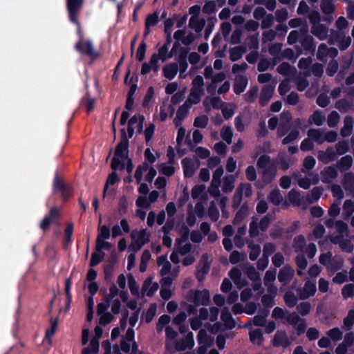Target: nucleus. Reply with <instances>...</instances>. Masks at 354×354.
Returning <instances> with one entry per match:
<instances>
[{
	"label": "nucleus",
	"instance_id": "f257e3e1",
	"mask_svg": "<svg viewBox=\"0 0 354 354\" xmlns=\"http://www.w3.org/2000/svg\"><path fill=\"white\" fill-rule=\"evenodd\" d=\"M84 0H66V7L70 21L77 26L79 41L75 45V49L82 55L88 56L93 61L97 59L100 53L93 49L91 40L84 41L78 17L84 7Z\"/></svg>",
	"mask_w": 354,
	"mask_h": 354
},
{
	"label": "nucleus",
	"instance_id": "f03ea898",
	"mask_svg": "<svg viewBox=\"0 0 354 354\" xmlns=\"http://www.w3.org/2000/svg\"><path fill=\"white\" fill-rule=\"evenodd\" d=\"M187 300L192 304L188 306L187 310H197L196 308L203 306L199 310H220L217 307L212 306L209 309L205 306H209L210 304V293L207 289L203 290H190L187 295ZM222 310H229L228 308L224 307Z\"/></svg>",
	"mask_w": 354,
	"mask_h": 354
},
{
	"label": "nucleus",
	"instance_id": "7ed1b4c3",
	"mask_svg": "<svg viewBox=\"0 0 354 354\" xmlns=\"http://www.w3.org/2000/svg\"><path fill=\"white\" fill-rule=\"evenodd\" d=\"M258 169H263L262 180L266 185L271 183L277 174V160L266 154L261 155L257 162Z\"/></svg>",
	"mask_w": 354,
	"mask_h": 354
},
{
	"label": "nucleus",
	"instance_id": "20e7f679",
	"mask_svg": "<svg viewBox=\"0 0 354 354\" xmlns=\"http://www.w3.org/2000/svg\"><path fill=\"white\" fill-rule=\"evenodd\" d=\"M72 187L66 183L60 176L58 171L55 174L53 181L52 193L53 195H59L63 203H66L73 195Z\"/></svg>",
	"mask_w": 354,
	"mask_h": 354
},
{
	"label": "nucleus",
	"instance_id": "39448f33",
	"mask_svg": "<svg viewBox=\"0 0 354 354\" xmlns=\"http://www.w3.org/2000/svg\"><path fill=\"white\" fill-rule=\"evenodd\" d=\"M319 261L320 264L326 267L327 271L330 274H334L339 270L344 265L342 257L337 254L333 256L330 251L321 254Z\"/></svg>",
	"mask_w": 354,
	"mask_h": 354
},
{
	"label": "nucleus",
	"instance_id": "423d86ee",
	"mask_svg": "<svg viewBox=\"0 0 354 354\" xmlns=\"http://www.w3.org/2000/svg\"><path fill=\"white\" fill-rule=\"evenodd\" d=\"M120 348L127 354H138V345L134 341V331L132 328H129L127 330L124 337L121 340Z\"/></svg>",
	"mask_w": 354,
	"mask_h": 354
},
{
	"label": "nucleus",
	"instance_id": "0eeeda50",
	"mask_svg": "<svg viewBox=\"0 0 354 354\" xmlns=\"http://www.w3.org/2000/svg\"><path fill=\"white\" fill-rule=\"evenodd\" d=\"M194 346V335L192 333H189L183 339L178 340L176 342L175 347L173 349L170 342H166V348L171 353L174 351H183L187 348L192 349Z\"/></svg>",
	"mask_w": 354,
	"mask_h": 354
},
{
	"label": "nucleus",
	"instance_id": "6e6552de",
	"mask_svg": "<svg viewBox=\"0 0 354 354\" xmlns=\"http://www.w3.org/2000/svg\"><path fill=\"white\" fill-rule=\"evenodd\" d=\"M129 142L127 138L125 129L120 130V141L116 145L114 155L121 159H127L129 153Z\"/></svg>",
	"mask_w": 354,
	"mask_h": 354
},
{
	"label": "nucleus",
	"instance_id": "1a4fd4ad",
	"mask_svg": "<svg viewBox=\"0 0 354 354\" xmlns=\"http://www.w3.org/2000/svg\"><path fill=\"white\" fill-rule=\"evenodd\" d=\"M272 317L284 319L288 324L297 326L299 328L305 327L304 321L295 312L286 315L285 311H273Z\"/></svg>",
	"mask_w": 354,
	"mask_h": 354
},
{
	"label": "nucleus",
	"instance_id": "9d476101",
	"mask_svg": "<svg viewBox=\"0 0 354 354\" xmlns=\"http://www.w3.org/2000/svg\"><path fill=\"white\" fill-rule=\"evenodd\" d=\"M62 207L53 206L50 208L48 214L46 216V231L51 225L59 227L62 219Z\"/></svg>",
	"mask_w": 354,
	"mask_h": 354
},
{
	"label": "nucleus",
	"instance_id": "9b49d317",
	"mask_svg": "<svg viewBox=\"0 0 354 354\" xmlns=\"http://www.w3.org/2000/svg\"><path fill=\"white\" fill-rule=\"evenodd\" d=\"M337 153L333 147H328L326 151H319L318 152L317 158L319 161L324 164H328L333 162L337 159Z\"/></svg>",
	"mask_w": 354,
	"mask_h": 354
},
{
	"label": "nucleus",
	"instance_id": "f8f14e48",
	"mask_svg": "<svg viewBox=\"0 0 354 354\" xmlns=\"http://www.w3.org/2000/svg\"><path fill=\"white\" fill-rule=\"evenodd\" d=\"M274 91V87L270 84L263 87L259 100V104L261 106H266L268 104L273 95Z\"/></svg>",
	"mask_w": 354,
	"mask_h": 354
},
{
	"label": "nucleus",
	"instance_id": "ddd939ff",
	"mask_svg": "<svg viewBox=\"0 0 354 354\" xmlns=\"http://www.w3.org/2000/svg\"><path fill=\"white\" fill-rule=\"evenodd\" d=\"M294 276V270L289 266H284L280 269L278 274V280L283 286L288 285Z\"/></svg>",
	"mask_w": 354,
	"mask_h": 354
},
{
	"label": "nucleus",
	"instance_id": "4468645a",
	"mask_svg": "<svg viewBox=\"0 0 354 354\" xmlns=\"http://www.w3.org/2000/svg\"><path fill=\"white\" fill-rule=\"evenodd\" d=\"M139 319V311H124V315L120 322V327L122 329L126 328L127 319H129V322L131 327L136 326Z\"/></svg>",
	"mask_w": 354,
	"mask_h": 354
},
{
	"label": "nucleus",
	"instance_id": "2eb2a0df",
	"mask_svg": "<svg viewBox=\"0 0 354 354\" xmlns=\"http://www.w3.org/2000/svg\"><path fill=\"white\" fill-rule=\"evenodd\" d=\"M248 83V80L246 76L243 75H237L235 77L234 84L233 86L234 92L236 95H240L244 92Z\"/></svg>",
	"mask_w": 354,
	"mask_h": 354
},
{
	"label": "nucleus",
	"instance_id": "dca6fc26",
	"mask_svg": "<svg viewBox=\"0 0 354 354\" xmlns=\"http://www.w3.org/2000/svg\"><path fill=\"white\" fill-rule=\"evenodd\" d=\"M299 42L303 49L306 53H315L316 46L314 41V39L311 35H306L305 36H301L299 39Z\"/></svg>",
	"mask_w": 354,
	"mask_h": 354
},
{
	"label": "nucleus",
	"instance_id": "f3484780",
	"mask_svg": "<svg viewBox=\"0 0 354 354\" xmlns=\"http://www.w3.org/2000/svg\"><path fill=\"white\" fill-rule=\"evenodd\" d=\"M189 108L190 105L187 104V102L179 106L176 112V118L174 120V123L176 127L181 125L182 122L189 113Z\"/></svg>",
	"mask_w": 354,
	"mask_h": 354
},
{
	"label": "nucleus",
	"instance_id": "a211bd4d",
	"mask_svg": "<svg viewBox=\"0 0 354 354\" xmlns=\"http://www.w3.org/2000/svg\"><path fill=\"white\" fill-rule=\"evenodd\" d=\"M337 168V167H336V165L324 168V169L322 171L323 183H330L332 180L335 179L337 177L338 171Z\"/></svg>",
	"mask_w": 354,
	"mask_h": 354
},
{
	"label": "nucleus",
	"instance_id": "6ab92c4d",
	"mask_svg": "<svg viewBox=\"0 0 354 354\" xmlns=\"http://www.w3.org/2000/svg\"><path fill=\"white\" fill-rule=\"evenodd\" d=\"M182 166L183 168V172L184 176L185 178H190L192 177V176L195 173V164L193 160L190 158H185L183 159L182 162Z\"/></svg>",
	"mask_w": 354,
	"mask_h": 354
},
{
	"label": "nucleus",
	"instance_id": "aec40b11",
	"mask_svg": "<svg viewBox=\"0 0 354 354\" xmlns=\"http://www.w3.org/2000/svg\"><path fill=\"white\" fill-rule=\"evenodd\" d=\"M311 32L319 40L322 41L326 39L328 32V28L322 24H319L311 27Z\"/></svg>",
	"mask_w": 354,
	"mask_h": 354
},
{
	"label": "nucleus",
	"instance_id": "412c9836",
	"mask_svg": "<svg viewBox=\"0 0 354 354\" xmlns=\"http://www.w3.org/2000/svg\"><path fill=\"white\" fill-rule=\"evenodd\" d=\"M178 71V65L176 62L166 64L162 68L163 75L169 80H173Z\"/></svg>",
	"mask_w": 354,
	"mask_h": 354
},
{
	"label": "nucleus",
	"instance_id": "4be33fe9",
	"mask_svg": "<svg viewBox=\"0 0 354 354\" xmlns=\"http://www.w3.org/2000/svg\"><path fill=\"white\" fill-rule=\"evenodd\" d=\"M354 120L351 116H346L344 120V127L340 130L342 137H348L351 135L353 129Z\"/></svg>",
	"mask_w": 354,
	"mask_h": 354
},
{
	"label": "nucleus",
	"instance_id": "5701e85b",
	"mask_svg": "<svg viewBox=\"0 0 354 354\" xmlns=\"http://www.w3.org/2000/svg\"><path fill=\"white\" fill-rule=\"evenodd\" d=\"M223 169L221 167L217 168L214 172H213V178L212 185H213L214 183H217L216 185V189L210 192V194L214 196H218L220 195V192L218 190V186L221 184V177L223 175Z\"/></svg>",
	"mask_w": 354,
	"mask_h": 354
},
{
	"label": "nucleus",
	"instance_id": "b1692460",
	"mask_svg": "<svg viewBox=\"0 0 354 354\" xmlns=\"http://www.w3.org/2000/svg\"><path fill=\"white\" fill-rule=\"evenodd\" d=\"M324 188L321 186L313 187L306 196V200L310 204L316 203L321 197Z\"/></svg>",
	"mask_w": 354,
	"mask_h": 354
},
{
	"label": "nucleus",
	"instance_id": "393cba45",
	"mask_svg": "<svg viewBox=\"0 0 354 354\" xmlns=\"http://www.w3.org/2000/svg\"><path fill=\"white\" fill-rule=\"evenodd\" d=\"M353 158L350 155H346L340 158L336 163V167L340 171L348 170L353 165Z\"/></svg>",
	"mask_w": 354,
	"mask_h": 354
},
{
	"label": "nucleus",
	"instance_id": "a878e982",
	"mask_svg": "<svg viewBox=\"0 0 354 354\" xmlns=\"http://www.w3.org/2000/svg\"><path fill=\"white\" fill-rule=\"evenodd\" d=\"M205 20L199 17H191L189 21V26L194 29L197 33H200L204 28Z\"/></svg>",
	"mask_w": 354,
	"mask_h": 354
},
{
	"label": "nucleus",
	"instance_id": "bb28decb",
	"mask_svg": "<svg viewBox=\"0 0 354 354\" xmlns=\"http://www.w3.org/2000/svg\"><path fill=\"white\" fill-rule=\"evenodd\" d=\"M178 234H180V237L176 239V247H179L180 245L188 240L190 232L188 227L183 223L178 230Z\"/></svg>",
	"mask_w": 354,
	"mask_h": 354
},
{
	"label": "nucleus",
	"instance_id": "cd10ccee",
	"mask_svg": "<svg viewBox=\"0 0 354 354\" xmlns=\"http://www.w3.org/2000/svg\"><path fill=\"white\" fill-rule=\"evenodd\" d=\"M246 48L243 46H238L230 49V59L232 62L240 59L245 53Z\"/></svg>",
	"mask_w": 354,
	"mask_h": 354
},
{
	"label": "nucleus",
	"instance_id": "c85d7f7f",
	"mask_svg": "<svg viewBox=\"0 0 354 354\" xmlns=\"http://www.w3.org/2000/svg\"><path fill=\"white\" fill-rule=\"evenodd\" d=\"M289 341L286 333L283 331H278L274 337L273 344L275 346L286 347L289 345Z\"/></svg>",
	"mask_w": 354,
	"mask_h": 354
},
{
	"label": "nucleus",
	"instance_id": "c756f323",
	"mask_svg": "<svg viewBox=\"0 0 354 354\" xmlns=\"http://www.w3.org/2000/svg\"><path fill=\"white\" fill-rule=\"evenodd\" d=\"M313 59L310 57H302L299 60L298 68L299 69L306 70L304 75L309 77L310 75V67L312 66Z\"/></svg>",
	"mask_w": 354,
	"mask_h": 354
},
{
	"label": "nucleus",
	"instance_id": "7c9ffc66",
	"mask_svg": "<svg viewBox=\"0 0 354 354\" xmlns=\"http://www.w3.org/2000/svg\"><path fill=\"white\" fill-rule=\"evenodd\" d=\"M197 339L198 343L200 345H205L206 346H211L214 342L213 338L207 335V332L204 329L199 330Z\"/></svg>",
	"mask_w": 354,
	"mask_h": 354
},
{
	"label": "nucleus",
	"instance_id": "2f4dec72",
	"mask_svg": "<svg viewBox=\"0 0 354 354\" xmlns=\"http://www.w3.org/2000/svg\"><path fill=\"white\" fill-rule=\"evenodd\" d=\"M308 136L313 142L322 144L324 142V138L322 131L319 129H310L308 131Z\"/></svg>",
	"mask_w": 354,
	"mask_h": 354
},
{
	"label": "nucleus",
	"instance_id": "473e14b6",
	"mask_svg": "<svg viewBox=\"0 0 354 354\" xmlns=\"http://www.w3.org/2000/svg\"><path fill=\"white\" fill-rule=\"evenodd\" d=\"M99 324L106 326L109 324L113 319V314L109 311H97Z\"/></svg>",
	"mask_w": 354,
	"mask_h": 354
},
{
	"label": "nucleus",
	"instance_id": "72a5a7b5",
	"mask_svg": "<svg viewBox=\"0 0 354 354\" xmlns=\"http://www.w3.org/2000/svg\"><path fill=\"white\" fill-rule=\"evenodd\" d=\"M342 184L346 190L354 194V176L352 173H346L344 175Z\"/></svg>",
	"mask_w": 354,
	"mask_h": 354
},
{
	"label": "nucleus",
	"instance_id": "f704fd0d",
	"mask_svg": "<svg viewBox=\"0 0 354 354\" xmlns=\"http://www.w3.org/2000/svg\"><path fill=\"white\" fill-rule=\"evenodd\" d=\"M320 7L322 12L326 15H330L335 10L333 0H322Z\"/></svg>",
	"mask_w": 354,
	"mask_h": 354
},
{
	"label": "nucleus",
	"instance_id": "c9c22d12",
	"mask_svg": "<svg viewBox=\"0 0 354 354\" xmlns=\"http://www.w3.org/2000/svg\"><path fill=\"white\" fill-rule=\"evenodd\" d=\"M268 199L274 205L278 206L282 202L283 196L278 189H274L270 192Z\"/></svg>",
	"mask_w": 354,
	"mask_h": 354
},
{
	"label": "nucleus",
	"instance_id": "e433bc0d",
	"mask_svg": "<svg viewBox=\"0 0 354 354\" xmlns=\"http://www.w3.org/2000/svg\"><path fill=\"white\" fill-rule=\"evenodd\" d=\"M234 188V178L232 175L225 176L223 179L222 190L225 193L232 192Z\"/></svg>",
	"mask_w": 354,
	"mask_h": 354
},
{
	"label": "nucleus",
	"instance_id": "4c0bfd02",
	"mask_svg": "<svg viewBox=\"0 0 354 354\" xmlns=\"http://www.w3.org/2000/svg\"><path fill=\"white\" fill-rule=\"evenodd\" d=\"M248 247L250 250L249 253L250 259L252 261H256L261 251L260 245L250 242L248 243Z\"/></svg>",
	"mask_w": 354,
	"mask_h": 354
},
{
	"label": "nucleus",
	"instance_id": "58836bf2",
	"mask_svg": "<svg viewBox=\"0 0 354 354\" xmlns=\"http://www.w3.org/2000/svg\"><path fill=\"white\" fill-rule=\"evenodd\" d=\"M295 68L292 66L289 63L283 62L281 63L277 68V72L283 76L290 75Z\"/></svg>",
	"mask_w": 354,
	"mask_h": 354
},
{
	"label": "nucleus",
	"instance_id": "ea45409f",
	"mask_svg": "<svg viewBox=\"0 0 354 354\" xmlns=\"http://www.w3.org/2000/svg\"><path fill=\"white\" fill-rule=\"evenodd\" d=\"M337 41L338 43V47L340 50L344 51L346 50L351 44V38L348 36L346 37L344 35L337 36Z\"/></svg>",
	"mask_w": 354,
	"mask_h": 354
},
{
	"label": "nucleus",
	"instance_id": "a19ab883",
	"mask_svg": "<svg viewBox=\"0 0 354 354\" xmlns=\"http://www.w3.org/2000/svg\"><path fill=\"white\" fill-rule=\"evenodd\" d=\"M210 269V263L207 261L204 262L201 268L197 270L196 273V277L200 282L203 281L206 274L209 272Z\"/></svg>",
	"mask_w": 354,
	"mask_h": 354
},
{
	"label": "nucleus",
	"instance_id": "79ce46f5",
	"mask_svg": "<svg viewBox=\"0 0 354 354\" xmlns=\"http://www.w3.org/2000/svg\"><path fill=\"white\" fill-rule=\"evenodd\" d=\"M221 317L225 328L228 329H232L235 326V322L232 319L231 314L228 311H222Z\"/></svg>",
	"mask_w": 354,
	"mask_h": 354
},
{
	"label": "nucleus",
	"instance_id": "37998d69",
	"mask_svg": "<svg viewBox=\"0 0 354 354\" xmlns=\"http://www.w3.org/2000/svg\"><path fill=\"white\" fill-rule=\"evenodd\" d=\"M325 120L324 115H323L319 110L315 111L309 117L308 122L310 124H315L317 126L322 125Z\"/></svg>",
	"mask_w": 354,
	"mask_h": 354
},
{
	"label": "nucleus",
	"instance_id": "c03bdc74",
	"mask_svg": "<svg viewBox=\"0 0 354 354\" xmlns=\"http://www.w3.org/2000/svg\"><path fill=\"white\" fill-rule=\"evenodd\" d=\"M120 181V178L118 177L117 173L115 171H113L111 173L106 179L104 190H103V197L104 198L106 196V194L108 189V187L109 185H113L117 182Z\"/></svg>",
	"mask_w": 354,
	"mask_h": 354
},
{
	"label": "nucleus",
	"instance_id": "a18cd8bd",
	"mask_svg": "<svg viewBox=\"0 0 354 354\" xmlns=\"http://www.w3.org/2000/svg\"><path fill=\"white\" fill-rule=\"evenodd\" d=\"M351 106L352 102L344 98L337 100L335 105V107L342 113L348 111Z\"/></svg>",
	"mask_w": 354,
	"mask_h": 354
},
{
	"label": "nucleus",
	"instance_id": "49530a36",
	"mask_svg": "<svg viewBox=\"0 0 354 354\" xmlns=\"http://www.w3.org/2000/svg\"><path fill=\"white\" fill-rule=\"evenodd\" d=\"M306 245V239L304 235H298L294 238L292 247L295 252L302 251Z\"/></svg>",
	"mask_w": 354,
	"mask_h": 354
},
{
	"label": "nucleus",
	"instance_id": "de8ad7c7",
	"mask_svg": "<svg viewBox=\"0 0 354 354\" xmlns=\"http://www.w3.org/2000/svg\"><path fill=\"white\" fill-rule=\"evenodd\" d=\"M218 311H200V319L202 322H206L209 320L213 322L217 319Z\"/></svg>",
	"mask_w": 354,
	"mask_h": 354
},
{
	"label": "nucleus",
	"instance_id": "09e8293b",
	"mask_svg": "<svg viewBox=\"0 0 354 354\" xmlns=\"http://www.w3.org/2000/svg\"><path fill=\"white\" fill-rule=\"evenodd\" d=\"M349 143L347 140H345L339 141L335 145V153H337V156L345 154L349 151Z\"/></svg>",
	"mask_w": 354,
	"mask_h": 354
},
{
	"label": "nucleus",
	"instance_id": "8fccbe9b",
	"mask_svg": "<svg viewBox=\"0 0 354 354\" xmlns=\"http://www.w3.org/2000/svg\"><path fill=\"white\" fill-rule=\"evenodd\" d=\"M295 263L299 269V270H297V274L301 276L302 274V270H305L307 267V259L304 254H299L295 258Z\"/></svg>",
	"mask_w": 354,
	"mask_h": 354
},
{
	"label": "nucleus",
	"instance_id": "3c124183",
	"mask_svg": "<svg viewBox=\"0 0 354 354\" xmlns=\"http://www.w3.org/2000/svg\"><path fill=\"white\" fill-rule=\"evenodd\" d=\"M221 136L228 145L232 143L233 132L232 128L228 126H224L221 131Z\"/></svg>",
	"mask_w": 354,
	"mask_h": 354
},
{
	"label": "nucleus",
	"instance_id": "603ef678",
	"mask_svg": "<svg viewBox=\"0 0 354 354\" xmlns=\"http://www.w3.org/2000/svg\"><path fill=\"white\" fill-rule=\"evenodd\" d=\"M284 301L288 307L292 308L297 303V297L292 291H287L283 297Z\"/></svg>",
	"mask_w": 354,
	"mask_h": 354
},
{
	"label": "nucleus",
	"instance_id": "864d4df0",
	"mask_svg": "<svg viewBox=\"0 0 354 354\" xmlns=\"http://www.w3.org/2000/svg\"><path fill=\"white\" fill-rule=\"evenodd\" d=\"M250 339L252 344L260 345L263 341V335L261 330L256 329L250 330Z\"/></svg>",
	"mask_w": 354,
	"mask_h": 354
},
{
	"label": "nucleus",
	"instance_id": "5fc2aeb1",
	"mask_svg": "<svg viewBox=\"0 0 354 354\" xmlns=\"http://www.w3.org/2000/svg\"><path fill=\"white\" fill-rule=\"evenodd\" d=\"M259 225L257 222V218L254 216L252 218L250 223L249 235L252 239L256 238L259 234Z\"/></svg>",
	"mask_w": 354,
	"mask_h": 354
},
{
	"label": "nucleus",
	"instance_id": "6e6d98bb",
	"mask_svg": "<svg viewBox=\"0 0 354 354\" xmlns=\"http://www.w3.org/2000/svg\"><path fill=\"white\" fill-rule=\"evenodd\" d=\"M289 201L295 206H299L301 205V195L300 193L295 189H291L288 195Z\"/></svg>",
	"mask_w": 354,
	"mask_h": 354
},
{
	"label": "nucleus",
	"instance_id": "4d7b16f0",
	"mask_svg": "<svg viewBox=\"0 0 354 354\" xmlns=\"http://www.w3.org/2000/svg\"><path fill=\"white\" fill-rule=\"evenodd\" d=\"M339 115L337 111H331L327 118V124L328 127L330 128L335 127L339 122Z\"/></svg>",
	"mask_w": 354,
	"mask_h": 354
},
{
	"label": "nucleus",
	"instance_id": "13d9d810",
	"mask_svg": "<svg viewBox=\"0 0 354 354\" xmlns=\"http://www.w3.org/2000/svg\"><path fill=\"white\" fill-rule=\"evenodd\" d=\"M259 88L257 86L251 87L245 95V100L248 103H254L258 95Z\"/></svg>",
	"mask_w": 354,
	"mask_h": 354
},
{
	"label": "nucleus",
	"instance_id": "bf43d9fd",
	"mask_svg": "<svg viewBox=\"0 0 354 354\" xmlns=\"http://www.w3.org/2000/svg\"><path fill=\"white\" fill-rule=\"evenodd\" d=\"M243 199V192L240 188H237L232 198V207L236 209L239 207Z\"/></svg>",
	"mask_w": 354,
	"mask_h": 354
},
{
	"label": "nucleus",
	"instance_id": "052dcab7",
	"mask_svg": "<svg viewBox=\"0 0 354 354\" xmlns=\"http://www.w3.org/2000/svg\"><path fill=\"white\" fill-rule=\"evenodd\" d=\"M339 68V64L337 60L332 59L329 62L327 65L326 73L328 76L333 77L337 72Z\"/></svg>",
	"mask_w": 354,
	"mask_h": 354
},
{
	"label": "nucleus",
	"instance_id": "680f3d73",
	"mask_svg": "<svg viewBox=\"0 0 354 354\" xmlns=\"http://www.w3.org/2000/svg\"><path fill=\"white\" fill-rule=\"evenodd\" d=\"M156 126L153 123H150L145 130V142L147 146H150V142L153 136Z\"/></svg>",
	"mask_w": 354,
	"mask_h": 354
},
{
	"label": "nucleus",
	"instance_id": "e2e57ef3",
	"mask_svg": "<svg viewBox=\"0 0 354 354\" xmlns=\"http://www.w3.org/2000/svg\"><path fill=\"white\" fill-rule=\"evenodd\" d=\"M299 136V131L298 129H295L289 132V133L282 140V144L283 145H288L294 140L298 138Z\"/></svg>",
	"mask_w": 354,
	"mask_h": 354
},
{
	"label": "nucleus",
	"instance_id": "0e129e2a",
	"mask_svg": "<svg viewBox=\"0 0 354 354\" xmlns=\"http://www.w3.org/2000/svg\"><path fill=\"white\" fill-rule=\"evenodd\" d=\"M208 216L213 222L217 221L219 218V211L214 202H212L209 205Z\"/></svg>",
	"mask_w": 354,
	"mask_h": 354
},
{
	"label": "nucleus",
	"instance_id": "69168bd1",
	"mask_svg": "<svg viewBox=\"0 0 354 354\" xmlns=\"http://www.w3.org/2000/svg\"><path fill=\"white\" fill-rule=\"evenodd\" d=\"M327 335L332 341L337 342L342 339L343 337V333L339 328H333L327 332Z\"/></svg>",
	"mask_w": 354,
	"mask_h": 354
},
{
	"label": "nucleus",
	"instance_id": "338daca9",
	"mask_svg": "<svg viewBox=\"0 0 354 354\" xmlns=\"http://www.w3.org/2000/svg\"><path fill=\"white\" fill-rule=\"evenodd\" d=\"M208 117L206 115H202L196 117L194 121V126L197 128L204 129L208 124Z\"/></svg>",
	"mask_w": 354,
	"mask_h": 354
},
{
	"label": "nucleus",
	"instance_id": "774afa93",
	"mask_svg": "<svg viewBox=\"0 0 354 354\" xmlns=\"http://www.w3.org/2000/svg\"><path fill=\"white\" fill-rule=\"evenodd\" d=\"M342 295L344 299L353 297L354 296V284L348 283L345 285L342 289Z\"/></svg>",
	"mask_w": 354,
	"mask_h": 354
}]
</instances>
